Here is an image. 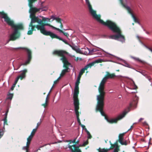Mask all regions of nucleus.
Returning <instances> with one entry per match:
<instances>
[{
  "instance_id": "obj_19",
  "label": "nucleus",
  "mask_w": 152,
  "mask_h": 152,
  "mask_svg": "<svg viewBox=\"0 0 152 152\" xmlns=\"http://www.w3.org/2000/svg\"><path fill=\"white\" fill-rule=\"evenodd\" d=\"M50 19V20L51 19H52V20H50L51 22L53 21L54 20H55L58 23H60L61 22L62 19L61 18H56L53 15L51 16Z\"/></svg>"
},
{
  "instance_id": "obj_3",
  "label": "nucleus",
  "mask_w": 152,
  "mask_h": 152,
  "mask_svg": "<svg viewBox=\"0 0 152 152\" xmlns=\"http://www.w3.org/2000/svg\"><path fill=\"white\" fill-rule=\"evenodd\" d=\"M46 20H48L49 22H50V19L42 17V20L38 18H37V20L36 21H34V23H37L40 25H35V26L36 28H37L38 30H40L41 33L46 36H49L51 37L54 33L50 31H46L45 30V26H48L54 29H55L56 27L49 23H45L44 22V21L45 22Z\"/></svg>"
},
{
  "instance_id": "obj_12",
  "label": "nucleus",
  "mask_w": 152,
  "mask_h": 152,
  "mask_svg": "<svg viewBox=\"0 0 152 152\" xmlns=\"http://www.w3.org/2000/svg\"><path fill=\"white\" fill-rule=\"evenodd\" d=\"M104 61L102 59H99L97 60H95V61L91 63L86 65L85 67L86 68V69L87 70L88 69V68H91L93 66H94V65L96 64V63H102V62H103Z\"/></svg>"
},
{
  "instance_id": "obj_44",
  "label": "nucleus",
  "mask_w": 152,
  "mask_h": 152,
  "mask_svg": "<svg viewBox=\"0 0 152 152\" xmlns=\"http://www.w3.org/2000/svg\"><path fill=\"white\" fill-rule=\"evenodd\" d=\"M77 139V137L75 138L74 140H72V143H75V141H76V140Z\"/></svg>"
},
{
  "instance_id": "obj_29",
  "label": "nucleus",
  "mask_w": 152,
  "mask_h": 152,
  "mask_svg": "<svg viewBox=\"0 0 152 152\" xmlns=\"http://www.w3.org/2000/svg\"><path fill=\"white\" fill-rule=\"evenodd\" d=\"M13 94H8L7 97V99H9L11 100L13 97Z\"/></svg>"
},
{
  "instance_id": "obj_54",
  "label": "nucleus",
  "mask_w": 152,
  "mask_h": 152,
  "mask_svg": "<svg viewBox=\"0 0 152 152\" xmlns=\"http://www.w3.org/2000/svg\"><path fill=\"white\" fill-rule=\"evenodd\" d=\"M58 81H57V80H56L55 81H54V84H56V83H57Z\"/></svg>"
},
{
  "instance_id": "obj_39",
  "label": "nucleus",
  "mask_w": 152,
  "mask_h": 152,
  "mask_svg": "<svg viewBox=\"0 0 152 152\" xmlns=\"http://www.w3.org/2000/svg\"><path fill=\"white\" fill-rule=\"evenodd\" d=\"M80 126L83 129H84L85 131H86V129H87L86 128L85 126L84 125L82 124L81 125H80Z\"/></svg>"
},
{
  "instance_id": "obj_8",
  "label": "nucleus",
  "mask_w": 152,
  "mask_h": 152,
  "mask_svg": "<svg viewBox=\"0 0 152 152\" xmlns=\"http://www.w3.org/2000/svg\"><path fill=\"white\" fill-rule=\"evenodd\" d=\"M107 80L104 77L100 83L98 88V91L99 94L97 96V98H104L105 92L104 91V85Z\"/></svg>"
},
{
  "instance_id": "obj_58",
  "label": "nucleus",
  "mask_w": 152,
  "mask_h": 152,
  "mask_svg": "<svg viewBox=\"0 0 152 152\" xmlns=\"http://www.w3.org/2000/svg\"><path fill=\"white\" fill-rule=\"evenodd\" d=\"M60 77H59L58 78V79L57 80V81H58V80H59V79H60Z\"/></svg>"
},
{
  "instance_id": "obj_30",
  "label": "nucleus",
  "mask_w": 152,
  "mask_h": 152,
  "mask_svg": "<svg viewBox=\"0 0 152 152\" xmlns=\"http://www.w3.org/2000/svg\"><path fill=\"white\" fill-rule=\"evenodd\" d=\"M53 86L50 89V91H49V93H48V94L47 95V96L46 97V100H48V99H49V96H50V93L51 92V91H52V89L53 88Z\"/></svg>"
},
{
  "instance_id": "obj_40",
  "label": "nucleus",
  "mask_w": 152,
  "mask_h": 152,
  "mask_svg": "<svg viewBox=\"0 0 152 152\" xmlns=\"http://www.w3.org/2000/svg\"><path fill=\"white\" fill-rule=\"evenodd\" d=\"M41 123V122H38L37 124V126L35 129H37L38 126L40 125Z\"/></svg>"
},
{
  "instance_id": "obj_28",
  "label": "nucleus",
  "mask_w": 152,
  "mask_h": 152,
  "mask_svg": "<svg viewBox=\"0 0 152 152\" xmlns=\"http://www.w3.org/2000/svg\"><path fill=\"white\" fill-rule=\"evenodd\" d=\"M130 143V141H129V142H127V141L126 140L124 142H123L122 141L121 142H120V143L122 145H126L128 144H129Z\"/></svg>"
},
{
  "instance_id": "obj_55",
  "label": "nucleus",
  "mask_w": 152,
  "mask_h": 152,
  "mask_svg": "<svg viewBox=\"0 0 152 152\" xmlns=\"http://www.w3.org/2000/svg\"><path fill=\"white\" fill-rule=\"evenodd\" d=\"M14 87H12V86L11 88V90H12V91L13 90H14Z\"/></svg>"
},
{
  "instance_id": "obj_41",
  "label": "nucleus",
  "mask_w": 152,
  "mask_h": 152,
  "mask_svg": "<svg viewBox=\"0 0 152 152\" xmlns=\"http://www.w3.org/2000/svg\"><path fill=\"white\" fill-rule=\"evenodd\" d=\"M8 112H9V108H7V111H6V112L5 114V116H6L7 117V114H8Z\"/></svg>"
},
{
  "instance_id": "obj_15",
  "label": "nucleus",
  "mask_w": 152,
  "mask_h": 152,
  "mask_svg": "<svg viewBox=\"0 0 152 152\" xmlns=\"http://www.w3.org/2000/svg\"><path fill=\"white\" fill-rule=\"evenodd\" d=\"M52 39L56 38L58 39H59L60 40L64 42L65 44L66 45H67L69 46V45L70 44H69L67 42L66 40L63 39L61 38L60 37H59L58 36L55 34H54L52 36V37H51Z\"/></svg>"
},
{
  "instance_id": "obj_57",
  "label": "nucleus",
  "mask_w": 152,
  "mask_h": 152,
  "mask_svg": "<svg viewBox=\"0 0 152 152\" xmlns=\"http://www.w3.org/2000/svg\"><path fill=\"white\" fill-rule=\"evenodd\" d=\"M78 60V57H77L76 58V59H75V60L76 61H77Z\"/></svg>"
},
{
  "instance_id": "obj_50",
  "label": "nucleus",
  "mask_w": 152,
  "mask_h": 152,
  "mask_svg": "<svg viewBox=\"0 0 152 152\" xmlns=\"http://www.w3.org/2000/svg\"><path fill=\"white\" fill-rule=\"evenodd\" d=\"M82 75H80V74H79V76L77 77V79H80V77H81Z\"/></svg>"
},
{
  "instance_id": "obj_24",
  "label": "nucleus",
  "mask_w": 152,
  "mask_h": 152,
  "mask_svg": "<svg viewBox=\"0 0 152 152\" xmlns=\"http://www.w3.org/2000/svg\"><path fill=\"white\" fill-rule=\"evenodd\" d=\"M29 145H29L26 144V146L23 147L22 149L23 150H26V152H28Z\"/></svg>"
},
{
  "instance_id": "obj_11",
  "label": "nucleus",
  "mask_w": 152,
  "mask_h": 152,
  "mask_svg": "<svg viewBox=\"0 0 152 152\" xmlns=\"http://www.w3.org/2000/svg\"><path fill=\"white\" fill-rule=\"evenodd\" d=\"M120 1L121 3L123 5V6L127 10L128 12L132 16V18H133L134 20L135 23H139V21L136 18V17L134 16V15L133 14L132 12L131 9L130 8L125 5L123 3V0H122V1H121V0H119Z\"/></svg>"
},
{
  "instance_id": "obj_38",
  "label": "nucleus",
  "mask_w": 152,
  "mask_h": 152,
  "mask_svg": "<svg viewBox=\"0 0 152 152\" xmlns=\"http://www.w3.org/2000/svg\"><path fill=\"white\" fill-rule=\"evenodd\" d=\"M76 150L77 152H82L80 149H79V147L78 146H77Z\"/></svg>"
},
{
  "instance_id": "obj_60",
  "label": "nucleus",
  "mask_w": 152,
  "mask_h": 152,
  "mask_svg": "<svg viewBox=\"0 0 152 152\" xmlns=\"http://www.w3.org/2000/svg\"><path fill=\"white\" fill-rule=\"evenodd\" d=\"M116 71H118V72H119V69L117 70Z\"/></svg>"
},
{
  "instance_id": "obj_1",
  "label": "nucleus",
  "mask_w": 152,
  "mask_h": 152,
  "mask_svg": "<svg viewBox=\"0 0 152 152\" xmlns=\"http://www.w3.org/2000/svg\"><path fill=\"white\" fill-rule=\"evenodd\" d=\"M86 4L88 5L89 12L93 17L96 19L98 21L103 25L107 26L110 30L113 32L117 33L116 35H112L110 36L111 39L117 40L119 38L122 39V42H124L125 38L124 36L122 34L120 28L116 24L110 20H107L105 22L100 19L101 16L99 15H97L96 11L94 10L92 8L89 0H85Z\"/></svg>"
},
{
  "instance_id": "obj_27",
  "label": "nucleus",
  "mask_w": 152,
  "mask_h": 152,
  "mask_svg": "<svg viewBox=\"0 0 152 152\" xmlns=\"http://www.w3.org/2000/svg\"><path fill=\"white\" fill-rule=\"evenodd\" d=\"M87 70V69H86L85 67L82 69H81L80 70L79 74H80V75H82L85 72V70Z\"/></svg>"
},
{
  "instance_id": "obj_56",
  "label": "nucleus",
  "mask_w": 152,
  "mask_h": 152,
  "mask_svg": "<svg viewBox=\"0 0 152 152\" xmlns=\"http://www.w3.org/2000/svg\"><path fill=\"white\" fill-rule=\"evenodd\" d=\"M16 85V84H15V83H14V84L12 86L13 87H14L15 88V86Z\"/></svg>"
},
{
  "instance_id": "obj_37",
  "label": "nucleus",
  "mask_w": 152,
  "mask_h": 152,
  "mask_svg": "<svg viewBox=\"0 0 152 152\" xmlns=\"http://www.w3.org/2000/svg\"><path fill=\"white\" fill-rule=\"evenodd\" d=\"M80 79H77L76 82L75 83V85L79 86V83H80Z\"/></svg>"
},
{
  "instance_id": "obj_16",
  "label": "nucleus",
  "mask_w": 152,
  "mask_h": 152,
  "mask_svg": "<svg viewBox=\"0 0 152 152\" xmlns=\"http://www.w3.org/2000/svg\"><path fill=\"white\" fill-rule=\"evenodd\" d=\"M106 74L104 76V78L107 80L109 79H113L115 77L114 73L110 74L108 72H106Z\"/></svg>"
},
{
  "instance_id": "obj_21",
  "label": "nucleus",
  "mask_w": 152,
  "mask_h": 152,
  "mask_svg": "<svg viewBox=\"0 0 152 152\" xmlns=\"http://www.w3.org/2000/svg\"><path fill=\"white\" fill-rule=\"evenodd\" d=\"M55 29L58 31L62 33L63 34L66 36L67 38H68L69 36V35L68 33L64 32L62 30L60 29L59 28L56 27Z\"/></svg>"
},
{
  "instance_id": "obj_7",
  "label": "nucleus",
  "mask_w": 152,
  "mask_h": 152,
  "mask_svg": "<svg viewBox=\"0 0 152 152\" xmlns=\"http://www.w3.org/2000/svg\"><path fill=\"white\" fill-rule=\"evenodd\" d=\"M104 98H97V103L96 107V112H99L101 115L104 116L105 119V117H107L104 114L103 111L104 103Z\"/></svg>"
},
{
  "instance_id": "obj_51",
  "label": "nucleus",
  "mask_w": 152,
  "mask_h": 152,
  "mask_svg": "<svg viewBox=\"0 0 152 152\" xmlns=\"http://www.w3.org/2000/svg\"><path fill=\"white\" fill-rule=\"evenodd\" d=\"M147 48H148L151 51V52L152 53V49H151V48H149V47H147Z\"/></svg>"
},
{
  "instance_id": "obj_35",
  "label": "nucleus",
  "mask_w": 152,
  "mask_h": 152,
  "mask_svg": "<svg viewBox=\"0 0 152 152\" xmlns=\"http://www.w3.org/2000/svg\"><path fill=\"white\" fill-rule=\"evenodd\" d=\"M135 60L141 63H143V61H142L141 60H140L139 58H133Z\"/></svg>"
},
{
  "instance_id": "obj_23",
  "label": "nucleus",
  "mask_w": 152,
  "mask_h": 152,
  "mask_svg": "<svg viewBox=\"0 0 152 152\" xmlns=\"http://www.w3.org/2000/svg\"><path fill=\"white\" fill-rule=\"evenodd\" d=\"M33 137L29 135L27 138V142H26V144H28L30 145L31 143V141L32 140Z\"/></svg>"
},
{
  "instance_id": "obj_61",
  "label": "nucleus",
  "mask_w": 152,
  "mask_h": 152,
  "mask_svg": "<svg viewBox=\"0 0 152 152\" xmlns=\"http://www.w3.org/2000/svg\"><path fill=\"white\" fill-rule=\"evenodd\" d=\"M93 51V50H91V51ZM90 52V51H89Z\"/></svg>"
},
{
  "instance_id": "obj_2",
  "label": "nucleus",
  "mask_w": 152,
  "mask_h": 152,
  "mask_svg": "<svg viewBox=\"0 0 152 152\" xmlns=\"http://www.w3.org/2000/svg\"><path fill=\"white\" fill-rule=\"evenodd\" d=\"M0 14L1 15L0 17L1 18H4V21L7 23L11 26L12 28L13 29L14 31L10 36V40H15L20 36V30H24L23 25L21 23L15 24L14 21L11 20L7 14L3 11L0 12Z\"/></svg>"
},
{
  "instance_id": "obj_4",
  "label": "nucleus",
  "mask_w": 152,
  "mask_h": 152,
  "mask_svg": "<svg viewBox=\"0 0 152 152\" xmlns=\"http://www.w3.org/2000/svg\"><path fill=\"white\" fill-rule=\"evenodd\" d=\"M68 53L65 50H55L53 53V54L57 55L58 56L61 57V58L62 62L64 63L63 67L65 69L62 70L60 76H63L65 73L69 72L68 69H69V66L71 65L67 61V58L64 56V54H67Z\"/></svg>"
},
{
  "instance_id": "obj_53",
  "label": "nucleus",
  "mask_w": 152,
  "mask_h": 152,
  "mask_svg": "<svg viewBox=\"0 0 152 152\" xmlns=\"http://www.w3.org/2000/svg\"><path fill=\"white\" fill-rule=\"evenodd\" d=\"M133 128V126L132 125V126H131V127L130 128V129H129V130H128V131H129L130 130H131V129H132Z\"/></svg>"
},
{
  "instance_id": "obj_42",
  "label": "nucleus",
  "mask_w": 152,
  "mask_h": 152,
  "mask_svg": "<svg viewBox=\"0 0 152 152\" xmlns=\"http://www.w3.org/2000/svg\"><path fill=\"white\" fill-rule=\"evenodd\" d=\"M19 79V77H17L15 82L14 83L16 84Z\"/></svg>"
},
{
  "instance_id": "obj_18",
  "label": "nucleus",
  "mask_w": 152,
  "mask_h": 152,
  "mask_svg": "<svg viewBox=\"0 0 152 152\" xmlns=\"http://www.w3.org/2000/svg\"><path fill=\"white\" fill-rule=\"evenodd\" d=\"M76 146L75 145H68V147L71 150V152H77L76 150Z\"/></svg>"
},
{
  "instance_id": "obj_32",
  "label": "nucleus",
  "mask_w": 152,
  "mask_h": 152,
  "mask_svg": "<svg viewBox=\"0 0 152 152\" xmlns=\"http://www.w3.org/2000/svg\"><path fill=\"white\" fill-rule=\"evenodd\" d=\"M110 144L111 145V146L110 147V148L109 149H113L115 146L114 144H113L110 141Z\"/></svg>"
},
{
  "instance_id": "obj_34",
  "label": "nucleus",
  "mask_w": 152,
  "mask_h": 152,
  "mask_svg": "<svg viewBox=\"0 0 152 152\" xmlns=\"http://www.w3.org/2000/svg\"><path fill=\"white\" fill-rule=\"evenodd\" d=\"M4 134V131L2 130H0V138L3 136Z\"/></svg>"
},
{
  "instance_id": "obj_49",
  "label": "nucleus",
  "mask_w": 152,
  "mask_h": 152,
  "mask_svg": "<svg viewBox=\"0 0 152 152\" xmlns=\"http://www.w3.org/2000/svg\"><path fill=\"white\" fill-rule=\"evenodd\" d=\"M60 28H63V25L62 24V22L60 23Z\"/></svg>"
},
{
  "instance_id": "obj_63",
  "label": "nucleus",
  "mask_w": 152,
  "mask_h": 152,
  "mask_svg": "<svg viewBox=\"0 0 152 152\" xmlns=\"http://www.w3.org/2000/svg\"><path fill=\"white\" fill-rule=\"evenodd\" d=\"M118 98H121V96H119V97H118Z\"/></svg>"
},
{
  "instance_id": "obj_17",
  "label": "nucleus",
  "mask_w": 152,
  "mask_h": 152,
  "mask_svg": "<svg viewBox=\"0 0 152 152\" xmlns=\"http://www.w3.org/2000/svg\"><path fill=\"white\" fill-rule=\"evenodd\" d=\"M27 72V71L26 69H24L23 71L20 75L18 76V77L20 78L21 80H22L23 78L26 77V73Z\"/></svg>"
},
{
  "instance_id": "obj_6",
  "label": "nucleus",
  "mask_w": 152,
  "mask_h": 152,
  "mask_svg": "<svg viewBox=\"0 0 152 152\" xmlns=\"http://www.w3.org/2000/svg\"><path fill=\"white\" fill-rule=\"evenodd\" d=\"M37 0H28V6L30 7L29 12L31 13L30 18L31 21L32 20L36 21L38 17L35 16V13L40 11V9H37L33 7V4Z\"/></svg>"
},
{
  "instance_id": "obj_46",
  "label": "nucleus",
  "mask_w": 152,
  "mask_h": 152,
  "mask_svg": "<svg viewBox=\"0 0 152 152\" xmlns=\"http://www.w3.org/2000/svg\"><path fill=\"white\" fill-rule=\"evenodd\" d=\"M114 145H115V146L116 147H117V146H118V143L117 142H115L114 143Z\"/></svg>"
},
{
  "instance_id": "obj_59",
  "label": "nucleus",
  "mask_w": 152,
  "mask_h": 152,
  "mask_svg": "<svg viewBox=\"0 0 152 152\" xmlns=\"http://www.w3.org/2000/svg\"><path fill=\"white\" fill-rule=\"evenodd\" d=\"M127 66V67H129V68L130 67H129L130 66H129V65H128H128H127V66Z\"/></svg>"
},
{
  "instance_id": "obj_48",
  "label": "nucleus",
  "mask_w": 152,
  "mask_h": 152,
  "mask_svg": "<svg viewBox=\"0 0 152 152\" xmlns=\"http://www.w3.org/2000/svg\"><path fill=\"white\" fill-rule=\"evenodd\" d=\"M88 139H91L92 137V136L91 135V134L90 135H88Z\"/></svg>"
},
{
  "instance_id": "obj_10",
  "label": "nucleus",
  "mask_w": 152,
  "mask_h": 152,
  "mask_svg": "<svg viewBox=\"0 0 152 152\" xmlns=\"http://www.w3.org/2000/svg\"><path fill=\"white\" fill-rule=\"evenodd\" d=\"M79 86L75 85L73 96L74 106L79 105L80 104L78 99V94L79 93Z\"/></svg>"
},
{
  "instance_id": "obj_25",
  "label": "nucleus",
  "mask_w": 152,
  "mask_h": 152,
  "mask_svg": "<svg viewBox=\"0 0 152 152\" xmlns=\"http://www.w3.org/2000/svg\"><path fill=\"white\" fill-rule=\"evenodd\" d=\"M110 150V149H105V148L101 149L99 148L98 149L99 152H107Z\"/></svg>"
},
{
  "instance_id": "obj_43",
  "label": "nucleus",
  "mask_w": 152,
  "mask_h": 152,
  "mask_svg": "<svg viewBox=\"0 0 152 152\" xmlns=\"http://www.w3.org/2000/svg\"><path fill=\"white\" fill-rule=\"evenodd\" d=\"M67 142H69V143L68 144V145H70V144L72 143V140H67L66 141Z\"/></svg>"
},
{
  "instance_id": "obj_36",
  "label": "nucleus",
  "mask_w": 152,
  "mask_h": 152,
  "mask_svg": "<svg viewBox=\"0 0 152 152\" xmlns=\"http://www.w3.org/2000/svg\"><path fill=\"white\" fill-rule=\"evenodd\" d=\"M88 144V141L84 142L82 146H85Z\"/></svg>"
},
{
  "instance_id": "obj_45",
  "label": "nucleus",
  "mask_w": 152,
  "mask_h": 152,
  "mask_svg": "<svg viewBox=\"0 0 152 152\" xmlns=\"http://www.w3.org/2000/svg\"><path fill=\"white\" fill-rule=\"evenodd\" d=\"M86 132L88 135L91 134L89 131L87 130V129H86V131H85Z\"/></svg>"
},
{
  "instance_id": "obj_22",
  "label": "nucleus",
  "mask_w": 152,
  "mask_h": 152,
  "mask_svg": "<svg viewBox=\"0 0 152 152\" xmlns=\"http://www.w3.org/2000/svg\"><path fill=\"white\" fill-rule=\"evenodd\" d=\"M124 134V133H123L122 134H119V140H118V141L120 143L122 141H123L124 138L123 137V136Z\"/></svg>"
},
{
  "instance_id": "obj_26",
  "label": "nucleus",
  "mask_w": 152,
  "mask_h": 152,
  "mask_svg": "<svg viewBox=\"0 0 152 152\" xmlns=\"http://www.w3.org/2000/svg\"><path fill=\"white\" fill-rule=\"evenodd\" d=\"M37 129H33L30 135L34 137L37 132Z\"/></svg>"
},
{
  "instance_id": "obj_52",
  "label": "nucleus",
  "mask_w": 152,
  "mask_h": 152,
  "mask_svg": "<svg viewBox=\"0 0 152 152\" xmlns=\"http://www.w3.org/2000/svg\"><path fill=\"white\" fill-rule=\"evenodd\" d=\"M143 119V118H140L139 120V122H141L142 120Z\"/></svg>"
},
{
  "instance_id": "obj_14",
  "label": "nucleus",
  "mask_w": 152,
  "mask_h": 152,
  "mask_svg": "<svg viewBox=\"0 0 152 152\" xmlns=\"http://www.w3.org/2000/svg\"><path fill=\"white\" fill-rule=\"evenodd\" d=\"M34 20H32V21H31V22L29 24V27H31V29L30 30L28 31L27 32V34L29 35H31L33 34V31H36V29L34 28H36L35 25H34L33 24Z\"/></svg>"
},
{
  "instance_id": "obj_5",
  "label": "nucleus",
  "mask_w": 152,
  "mask_h": 152,
  "mask_svg": "<svg viewBox=\"0 0 152 152\" xmlns=\"http://www.w3.org/2000/svg\"><path fill=\"white\" fill-rule=\"evenodd\" d=\"M137 103V102L134 100L131 102L130 103L129 106L127 109V111H124L122 114L119 115L116 118L109 119L108 117H105V119L110 124L116 123L118 121L120 120L125 116L126 114L130 110L132 107H136Z\"/></svg>"
},
{
  "instance_id": "obj_9",
  "label": "nucleus",
  "mask_w": 152,
  "mask_h": 152,
  "mask_svg": "<svg viewBox=\"0 0 152 152\" xmlns=\"http://www.w3.org/2000/svg\"><path fill=\"white\" fill-rule=\"evenodd\" d=\"M15 49H22L26 50L27 53V59L24 63H23L20 64L18 68H20V67L22 65L26 66L29 64L31 60L32 59V52L31 51L26 47H19L17 48H16Z\"/></svg>"
},
{
  "instance_id": "obj_31",
  "label": "nucleus",
  "mask_w": 152,
  "mask_h": 152,
  "mask_svg": "<svg viewBox=\"0 0 152 152\" xmlns=\"http://www.w3.org/2000/svg\"><path fill=\"white\" fill-rule=\"evenodd\" d=\"M7 117L6 116H5V117L4 118V120H3V121H4V125H8L7 123Z\"/></svg>"
},
{
  "instance_id": "obj_33",
  "label": "nucleus",
  "mask_w": 152,
  "mask_h": 152,
  "mask_svg": "<svg viewBox=\"0 0 152 152\" xmlns=\"http://www.w3.org/2000/svg\"><path fill=\"white\" fill-rule=\"evenodd\" d=\"M48 102V100H47L46 101V99L45 103L42 104V105L45 108L47 105V103Z\"/></svg>"
},
{
  "instance_id": "obj_20",
  "label": "nucleus",
  "mask_w": 152,
  "mask_h": 152,
  "mask_svg": "<svg viewBox=\"0 0 152 152\" xmlns=\"http://www.w3.org/2000/svg\"><path fill=\"white\" fill-rule=\"evenodd\" d=\"M70 46L73 50L76 51L77 53H80V50L79 48H77V47L75 45H72L70 44L69 45Z\"/></svg>"
},
{
  "instance_id": "obj_64",
  "label": "nucleus",
  "mask_w": 152,
  "mask_h": 152,
  "mask_svg": "<svg viewBox=\"0 0 152 152\" xmlns=\"http://www.w3.org/2000/svg\"><path fill=\"white\" fill-rule=\"evenodd\" d=\"M45 94V93H44V94Z\"/></svg>"
},
{
  "instance_id": "obj_62",
  "label": "nucleus",
  "mask_w": 152,
  "mask_h": 152,
  "mask_svg": "<svg viewBox=\"0 0 152 152\" xmlns=\"http://www.w3.org/2000/svg\"><path fill=\"white\" fill-rule=\"evenodd\" d=\"M56 143V142H55V143H52V144H53Z\"/></svg>"
},
{
  "instance_id": "obj_47",
  "label": "nucleus",
  "mask_w": 152,
  "mask_h": 152,
  "mask_svg": "<svg viewBox=\"0 0 152 152\" xmlns=\"http://www.w3.org/2000/svg\"><path fill=\"white\" fill-rule=\"evenodd\" d=\"M79 142H80L79 140H77V141H76L75 144L74 145H75L76 146V145L78 144L79 143Z\"/></svg>"
},
{
  "instance_id": "obj_13",
  "label": "nucleus",
  "mask_w": 152,
  "mask_h": 152,
  "mask_svg": "<svg viewBox=\"0 0 152 152\" xmlns=\"http://www.w3.org/2000/svg\"><path fill=\"white\" fill-rule=\"evenodd\" d=\"M75 107V114L76 115L77 122L79 124V125H81L82 124H81L80 119L79 118V114L78 110L79 109V105H76L74 106Z\"/></svg>"
}]
</instances>
